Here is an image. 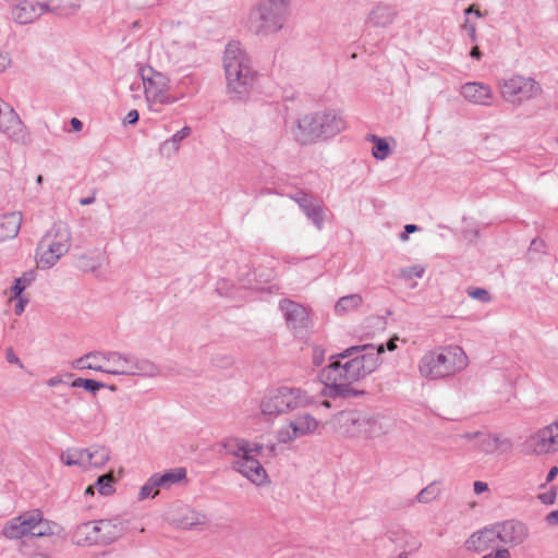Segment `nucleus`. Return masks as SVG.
Returning a JSON list of instances; mask_svg holds the SVG:
<instances>
[{
	"mask_svg": "<svg viewBox=\"0 0 558 558\" xmlns=\"http://www.w3.org/2000/svg\"><path fill=\"white\" fill-rule=\"evenodd\" d=\"M72 387L84 388L92 393H96L99 389L104 388L105 385L94 379L76 378L72 383Z\"/></svg>",
	"mask_w": 558,
	"mask_h": 558,
	"instance_id": "obj_42",
	"label": "nucleus"
},
{
	"mask_svg": "<svg viewBox=\"0 0 558 558\" xmlns=\"http://www.w3.org/2000/svg\"><path fill=\"white\" fill-rule=\"evenodd\" d=\"M87 466L102 468L110 460V450L104 446L87 449Z\"/></svg>",
	"mask_w": 558,
	"mask_h": 558,
	"instance_id": "obj_32",
	"label": "nucleus"
},
{
	"mask_svg": "<svg viewBox=\"0 0 558 558\" xmlns=\"http://www.w3.org/2000/svg\"><path fill=\"white\" fill-rule=\"evenodd\" d=\"M106 352H89L72 362V367L77 371L92 369L106 373Z\"/></svg>",
	"mask_w": 558,
	"mask_h": 558,
	"instance_id": "obj_27",
	"label": "nucleus"
},
{
	"mask_svg": "<svg viewBox=\"0 0 558 558\" xmlns=\"http://www.w3.org/2000/svg\"><path fill=\"white\" fill-rule=\"evenodd\" d=\"M557 474H558V468L553 466L547 474L546 483L554 481V478L557 476Z\"/></svg>",
	"mask_w": 558,
	"mask_h": 558,
	"instance_id": "obj_61",
	"label": "nucleus"
},
{
	"mask_svg": "<svg viewBox=\"0 0 558 558\" xmlns=\"http://www.w3.org/2000/svg\"><path fill=\"white\" fill-rule=\"evenodd\" d=\"M497 87L501 98L514 107L535 98L542 92L539 84L534 78L519 74L499 78Z\"/></svg>",
	"mask_w": 558,
	"mask_h": 558,
	"instance_id": "obj_10",
	"label": "nucleus"
},
{
	"mask_svg": "<svg viewBox=\"0 0 558 558\" xmlns=\"http://www.w3.org/2000/svg\"><path fill=\"white\" fill-rule=\"evenodd\" d=\"M186 476V471L183 468H177L167 471L163 474L156 473L154 477L159 488H170L172 485L181 482Z\"/></svg>",
	"mask_w": 558,
	"mask_h": 558,
	"instance_id": "obj_30",
	"label": "nucleus"
},
{
	"mask_svg": "<svg viewBox=\"0 0 558 558\" xmlns=\"http://www.w3.org/2000/svg\"><path fill=\"white\" fill-rule=\"evenodd\" d=\"M391 541L396 543L399 548L409 553H414L421 547V542L407 531L393 533Z\"/></svg>",
	"mask_w": 558,
	"mask_h": 558,
	"instance_id": "obj_35",
	"label": "nucleus"
},
{
	"mask_svg": "<svg viewBox=\"0 0 558 558\" xmlns=\"http://www.w3.org/2000/svg\"><path fill=\"white\" fill-rule=\"evenodd\" d=\"M468 365V356L458 345L444 347L426 352L418 362V372L428 380L452 376Z\"/></svg>",
	"mask_w": 558,
	"mask_h": 558,
	"instance_id": "obj_3",
	"label": "nucleus"
},
{
	"mask_svg": "<svg viewBox=\"0 0 558 558\" xmlns=\"http://www.w3.org/2000/svg\"><path fill=\"white\" fill-rule=\"evenodd\" d=\"M372 141L374 142V146L372 149L373 156L378 160H385L389 155V145L388 143L376 135L372 136Z\"/></svg>",
	"mask_w": 558,
	"mask_h": 558,
	"instance_id": "obj_40",
	"label": "nucleus"
},
{
	"mask_svg": "<svg viewBox=\"0 0 558 558\" xmlns=\"http://www.w3.org/2000/svg\"><path fill=\"white\" fill-rule=\"evenodd\" d=\"M493 438L495 453H509L512 450L513 444L510 438L498 434L493 435Z\"/></svg>",
	"mask_w": 558,
	"mask_h": 558,
	"instance_id": "obj_43",
	"label": "nucleus"
},
{
	"mask_svg": "<svg viewBox=\"0 0 558 558\" xmlns=\"http://www.w3.org/2000/svg\"><path fill=\"white\" fill-rule=\"evenodd\" d=\"M87 449L71 448L62 452L61 461L69 466L87 468Z\"/></svg>",
	"mask_w": 558,
	"mask_h": 558,
	"instance_id": "obj_31",
	"label": "nucleus"
},
{
	"mask_svg": "<svg viewBox=\"0 0 558 558\" xmlns=\"http://www.w3.org/2000/svg\"><path fill=\"white\" fill-rule=\"evenodd\" d=\"M474 493L475 494H482L486 490H488V485L485 482L476 481L474 482Z\"/></svg>",
	"mask_w": 558,
	"mask_h": 558,
	"instance_id": "obj_55",
	"label": "nucleus"
},
{
	"mask_svg": "<svg viewBox=\"0 0 558 558\" xmlns=\"http://www.w3.org/2000/svg\"><path fill=\"white\" fill-rule=\"evenodd\" d=\"M324 362V351L315 348L313 351V364L316 366L322 365Z\"/></svg>",
	"mask_w": 558,
	"mask_h": 558,
	"instance_id": "obj_51",
	"label": "nucleus"
},
{
	"mask_svg": "<svg viewBox=\"0 0 558 558\" xmlns=\"http://www.w3.org/2000/svg\"><path fill=\"white\" fill-rule=\"evenodd\" d=\"M46 12L51 11L58 15H69L80 8V0H50L45 2Z\"/></svg>",
	"mask_w": 558,
	"mask_h": 558,
	"instance_id": "obj_34",
	"label": "nucleus"
},
{
	"mask_svg": "<svg viewBox=\"0 0 558 558\" xmlns=\"http://www.w3.org/2000/svg\"><path fill=\"white\" fill-rule=\"evenodd\" d=\"M279 306L284 315L288 327L292 329L295 335L301 333L308 327L310 316L303 305L286 299L280 302Z\"/></svg>",
	"mask_w": 558,
	"mask_h": 558,
	"instance_id": "obj_15",
	"label": "nucleus"
},
{
	"mask_svg": "<svg viewBox=\"0 0 558 558\" xmlns=\"http://www.w3.org/2000/svg\"><path fill=\"white\" fill-rule=\"evenodd\" d=\"M314 402V397L301 388L283 386L270 391L263 398L260 413L267 420H274L280 414L307 407Z\"/></svg>",
	"mask_w": 558,
	"mask_h": 558,
	"instance_id": "obj_6",
	"label": "nucleus"
},
{
	"mask_svg": "<svg viewBox=\"0 0 558 558\" xmlns=\"http://www.w3.org/2000/svg\"><path fill=\"white\" fill-rule=\"evenodd\" d=\"M71 126L72 129L75 131V132H80L83 128V123L81 120H78L77 118H72L71 121Z\"/></svg>",
	"mask_w": 558,
	"mask_h": 558,
	"instance_id": "obj_59",
	"label": "nucleus"
},
{
	"mask_svg": "<svg viewBox=\"0 0 558 558\" xmlns=\"http://www.w3.org/2000/svg\"><path fill=\"white\" fill-rule=\"evenodd\" d=\"M482 434H483V432H466L463 435H461V437L469 441L476 440V444H477Z\"/></svg>",
	"mask_w": 558,
	"mask_h": 558,
	"instance_id": "obj_53",
	"label": "nucleus"
},
{
	"mask_svg": "<svg viewBox=\"0 0 558 558\" xmlns=\"http://www.w3.org/2000/svg\"><path fill=\"white\" fill-rule=\"evenodd\" d=\"M461 95L470 102L481 106L492 105L493 90L480 82H469L461 86Z\"/></svg>",
	"mask_w": 558,
	"mask_h": 558,
	"instance_id": "obj_22",
	"label": "nucleus"
},
{
	"mask_svg": "<svg viewBox=\"0 0 558 558\" xmlns=\"http://www.w3.org/2000/svg\"><path fill=\"white\" fill-rule=\"evenodd\" d=\"M469 296H471L474 300H477L482 303H489L492 301L490 293L483 288H472L468 290Z\"/></svg>",
	"mask_w": 558,
	"mask_h": 558,
	"instance_id": "obj_47",
	"label": "nucleus"
},
{
	"mask_svg": "<svg viewBox=\"0 0 558 558\" xmlns=\"http://www.w3.org/2000/svg\"><path fill=\"white\" fill-rule=\"evenodd\" d=\"M114 483L116 478L113 476V473L109 472L104 475H100L97 478L95 486L100 495L109 496L114 492Z\"/></svg>",
	"mask_w": 558,
	"mask_h": 558,
	"instance_id": "obj_38",
	"label": "nucleus"
},
{
	"mask_svg": "<svg viewBox=\"0 0 558 558\" xmlns=\"http://www.w3.org/2000/svg\"><path fill=\"white\" fill-rule=\"evenodd\" d=\"M223 68L227 80V92L232 99H246L257 80V72L252 65V59L240 43L227 45L223 57Z\"/></svg>",
	"mask_w": 558,
	"mask_h": 558,
	"instance_id": "obj_2",
	"label": "nucleus"
},
{
	"mask_svg": "<svg viewBox=\"0 0 558 558\" xmlns=\"http://www.w3.org/2000/svg\"><path fill=\"white\" fill-rule=\"evenodd\" d=\"M440 494V488L437 483H430L423 488L416 496V500L421 504H429L435 500Z\"/></svg>",
	"mask_w": 558,
	"mask_h": 558,
	"instance_id": "obj_39",
	"label": "nucleus"
},
{
	"mask_svg": "<svg viewBox=\"0 0 558 558\" xmlns=\"http://www.w3.org/2000/svg\"><path fill=\"white\" fill-rule=\"evenodd\" d=\"M158 492H159V487L157 485V482H156L154 475H151L147 480V482L141 487L140 493H138V499L144 500L148 497H155L156 495H158Z\"/></svg>",
	"mask_w": 558,
	"mask_h": 558,
	"instance_id": "obj_41",
	"label": "nucleus"
},
{
	"mask_svg": "<svg viewBox=\"0 0 558 558\" xmlns=\"http://www.w3.org/2000/svg\"><path fill=\"white\" fill-rule=\"evenodd\" d=\"M546 522L549 525H558V510L551 511L546 515Z\"/></svg>",
	"mask_w": 558,
	"mask_h": 558,
	"instance_id": "obj_56",
	"label": "nucleus"
},
{
	"mask_svg": "<svg viewBox=\"0 0 558 558\" xmlns=\"http://www.w3.org/2000/svg\"><path fill=\"white\" fill-rule=\"evenodd\" d=\"M362 302H363V299L360 294H357V293L349 294V295L342 296L338 300V302L335 306V311L338 314H344V313H348V312L359 308L361 306Z\"/></svg>",
	"mask_w": 558,
	"mask_h": 558,
	"instance_id": "obj_36",
	"label": "nucleus"
},
{
	"mask_svg": "<svg viewBox=\"0 0 558 558\" xmlns=\"http://www.w3.org/2000/svg\"><path fill=\"white\" fill-rule=\"evenodd\" d=\"M72 541L78 546L99 544L97 522L89 521L80 524L72 535Z\"/></svg>",
	"mask_w": 558,
	"mask_h": 558,
	"instance_id": "obj_25",
	"label": "nucleus"
},
{
	"mask_svg": "<svg viewBox=\"0 0 558 558\" xmlns=\"http://www.w3.org/2000/svg\"><path fill=\"white\" fill-rule=\"evenodd\" d=\"M170 520L181 529H192L196 525L204 524L206 517L189 506L181 505L171 510Z\"/></svg>",
	"mask_w": 558,
	"mask_h": 558,
	"instance_id": "obj_20",
	"label": "nucleus"
},
{
	"mask_svg": "<svg viewBox=\"0 0 558 558\" xmlns=\"http://www.w3.org/2000/svg\"><path fill=\"white\" fill-rule=\"evenodd\" d=\"M36 274L34 270H29L23 274L22 277L16 278L14 280V284L11 287L12 298H20L23 291L31 286V283L35 280Z\"/></svg>",
	"mask_w": 558,
	"mask_h": 558,
	"instance_id": "obj_37",
	"label": "nucleus"
},
{
	"mask_svg": "<svg viewBox=\"0 0 558 558\" xmlns=\"http://www.w3.org/2000/svg\"><path fill=\"white\" fill-rule=\"evenodd\" d=\"M539 498L542 499V501L544 504H548L549 505V504L554 502L555 495L554 494H550V495L543 494V495L539 496Z\"/></svg>",
	"mask_w": 558,
	"mask_h": 558,
	"instance_id": "obj_63",
	"label": "nucleus"
},
{
	"mask_svg": "<svg viewBox=\"0 0 558 558\" xmlns=\"http://www.w3.org/2000/svg\"><path fill=\"white\" fill-rule=\"evenodd\" d=\"M221 445L226 453L233 456L235 460H240L247 454V439L231 437L225 439Z\"/></svg>",
	"mask_w": 558,
	"mask_h": 558,
	"instance_id": "obj_33",
	"label": "nucleus"
},
{
	"mask_svg": "<svg viewBox=\"0 0 558 558\" xmlns=\"http://www.w3.org/2000/svg\"><path fill=\"white\" fill-rule=\"evenodd\" d=\"M464 28L468 31L472 40H475L476 27L474 24H470L468 21L464 23Z\"/></svg>",
	"mask_w": 558,
	"mask_h": 558,
	"instance_id": "obj_58",
	"label": "nucleus"
},
{
	"mask_svg": "<svg viewBox=\"0 0 558 558\" xmlns=\"http://www.w3.org/2000/svg\"><path fill=\"white\" fill-rule=\"evenodd\" d=\"M45 12V2L24 0L12 10V16L19 24H28L37 20Z\"/></svg>",
	"mask_w": 558,
	"mask_h": 558,
	"instance_id": "obj_21",
	"label": "nucleus"
},
{
	"mask_svg": "<svg viewBox=\"0 0 558 558\" xmlns=\"http://www.w3.org/2000/svg\"><path fill=\"white\" fill-rule=\"evenodd\" d=\"M10 65V58L7 54L0 53V73Z\"/></svg>",
	"mask_w": 558,
	"mask_h": 558,
	"instance_id": "obj_57",
	"label": "nucleus"
},
{
	"mask_svg": "<svg viewBox=\"0 0 558 558\" xmlns=\"http://www.w3.org/2000/svg\"><path fill=\"white\" fill-rule=\"evenodd\" d=\"M232 469L255 485L259 486L266 483L267 473L262 463L254 457L246 454L240 460H234L232 462Z\"/></svg>",
	"mask_w": 558,
	"mask_h": 558,
	"instance_id": "obj_17",
	"label": "nucleus"
},
{
	"mask_svg": "<svg viewBox=\"0 0 558 558\" xmlns=\"http://www.w3.org/2000/svg\"><path fill=\"white\" fill-rule=\"evenodd\" d=\"M95 196H89V197H84V198H81L80 199V204L83 205V206H86V205H90L95 202Z\"/></svg>",
	"mask_w": 558,
	"mask_h": 558,
	"instance_id": "obj_64",
	"label": "nucleus"
},
{
	"mask_svg": "<svg viewBox=\"0 0 558 558\" xmlns=\"http://www.w3.org/2000/svg\"><path fill=\"white\" fill-rule=\"evenodd\" d=\"M384 352L383 343L354 345L344 350L338 354L339 360L320 371L318 377L324 385L322 393L333 399L347 396L353 383L379 367Z\"/></svg>",
	"mask_w": 558,
	"mask_h": 558,
	"instance_id": "obj_1",
	"label": "nucleus"
},
{
	"mask_svg": "<svg viewBox=\"0 0 558 558\" xmlns=\"http://www.w3.org/2000/svg\"><path fill=\"white\" fill-rule=\"evenodd\" d=\"M23 215L21 211H12L0 218V241L14 239L21 229Z\"/></svg>",
	"mask_w": 558,
	"mask_h": 558,
	"instance_id": "obj_26",
	"label": "nucleus"
},
{
	"mask_svg": "<svg viewBox=\"0 0 558 558\" xmlns=\"http://www.w3.org/2000/svg\"><path fill=\"white\" fill-rule=\"evenodd\" d=\"M425 272V268L421 265H414L405 267L400 270V275L403 279H412L413 277L422 278Z\"/></svg>",
	"mask_w": 558,
	"mask_h": 558,
	"instance_id": "obj_46",
	"label": "nucleus"
},
{
	"mask_svg": "<svg viewBox=\"0 0 558 558\" xmlns=\"http://www.w3.org/2000/svg\"><path fill=\"white\" fill-rule=\"evenodd\" d=\"M16 299H17V302L15 304L14 312L16 315H21L24 312L27 300L22 298V295Z\"/></svg>",
	"mask_w": 558,
	"mask_h": 558,
	"instance_id": "obj_54",
	"label": "nucleus"
},
{
	"mask_svg": "<svg viewBox=\"0 0 558 558\" xmlns=\"http://www.w3.org/2000/svg\"><path fill=\"white\" fill-rule=\"evenodd\" d=\"M498 539L507 545L517 546L522 544L529 535V530L520 521L507 520L494 524Z\"/></svg>",
	"mask_w": 558,
	"mask_h": 558,
	"instance_id": "obj_16",
	"label": "nucleus"
},
{
	"mask_svg": "<svg viewBox=\"0 0 558 558\" xmlns=\"http://www.w3.org/2000/svg\"><path fill=\"white\" fill-rule=\"evenodd\" d=\"M49 521L44 520L39 511L23 513L10 520L4 526L3 534L7 538L17 539L24 536H46L52 534Z\"/></svg>",
	"mask_w": 558,
	"mask_h": 558,
	"instance_id": "obj_11",
	"label": "nucleus"
},
{
	"mask_svg": "<svg viewBox=\"0 0 558 558\" xmlns=\"http://www.w3.org/2000/svg\"><path fill=\"white\" fill-rule=\"evenodd\" d=\"M292 432H293V425L290 422L287 426H283L278 430V433H277L278 441L281 444H288V442L293 441L296 438H300L299 436H294L292 434Z\"/></svg>",
	"mask_w": 558,
	"mask_h": 558,
	"instance_id": "obj_45",
	"label": "nucleus"
},
{
	"mask_svg": "<svg viewBox=\"0 0 558 558\" xmlns=\"http://www.w3.org/2000/svg\"><path fill=\"white\" fill-rule=\"evenodd\" d=\"M71 238V230L66 223H53L38 244V263L45 268L56 265L69 252Z\"/></svg>",
	"mask_w": 558,
	"mask_h": 558,
	"instance_id": "obj_7",
	"label": "nucleus"
},
{
	"mask_svg": "<svg viewBox=\"0 0 558 558\" xmlns=\"http://www.w3.org/2000/svg\"><path fill=\"white\" fill-rule=\"evenodd\" d=\"M524 446L529 452L537 456L558 451V420L530 435Z\"/></svg>",
	"mask_w": 558,
	"mask_h": 558,
	"instance_id": "obj_13",
	"label": "nucleus"
},
{
	"mask_svg": "<svg viewBox=\"0 0 558 558\" xmlns=\"http://www.w3.org/2000/svg\"><path fill=\"white\" fill-rule=\"evenodd\" d=\"M344 129V121L332 110L303 116L293 129V136L302 145L337 135Z\"/></svg>",
	"mask_w": 558,
	"mask_h": 558,
	"instance_id": "obj_4",
	"label": "nucleus"
},
{
	"mask_svg": "<svg viewBox=\"0 0 558 558\" xmlns=\"http://www.w3.org/2000/svg\"><path fill=\"white\" fill-rule=\"evenodd\" d=\"M140 114L137 110L133 109L128 112L124 119V123L126 124H135L138 121Z\"/></svg>",
	"mask_w": 558,
	"mask_h": 558,
	"instance_id": "obj_52",
	"label": "nucleus"
},
{
	"mask_svg": "<svg viewBox=\"0 0 558 558\" xmlns=\"http://www.w3.org/2000/svg\"><path fill=\"white\" fill-rule=\"evenodd\" d=\"M398 15L397 10L386 3H378L368 12L365 26L367 28H386L390 26Z\"/></svg>",
	"mask_w": 558,
	"mask_h": 558,
	"instance_id": "obj_19",
	"label": "nucleus"
},
{
	"mask_svg": "<svg viewBox=\"0 0 558 558\" xmlns=\"http://www.w3.org/2000/svg\"><path fill=\"white\" fill-rule=\"evenodd\" d=\"M337 430L350 438H375L390 432V418L381 415L367 416L355 411H342L335 416Z\"/></svg>",
	"mask_w": 558,
	"mask_h": 558,
	"instance_id": "obj_5",
	"label": "nucleus"
},
{
	"mask_svg": "<svg viewBox=\"0 0 558 558\" xmlns=\"http://www.w3.org/2000/svg\"><path fill=\"white\" fill-rule=\"evenodd\" d=\"M293 425L292 434L294 436L303 437L314 434L318 428V421L311 414H302L291 421Z\"/></svg>",
	"mask_w": 558,
	"mask_h": 558,
	"instance_id": "obj_29",
	"label": "nucleus"
},
{
	"mask_svg": "<svg viewBox=\"0 0 558 558\" xmlns=\"http://www.w3.org/2000/svg\"><path fill=\"white\" fill-rule=\"evenodd\" d=\"M7 360L9 363H17L20 364V359L13 353L12 350L8 351Z\"/></svg>",
	"mask_w": 558,
	"mask_h": 558,
	"instance_id": "obj_62",
	"label": "nucleus"
},
{
	"mask_svg": "<svg viewBox=\"0 0 558 558\" xmlns=\"http://www.w3.org/2000/svg\"><path fill=\"white\" fill-rule=\"evenodd\" d=\"M476 448L486 454L495 453L493 434L483 433L476 444Z\"/></svg>",
	"mask_w": 558,
	"mask_h": 558,
	"instance_id": "obj_44",
	"label": "nucleus"
},
{
	"mask_svg": "<svg viewBox=\"0 0 558 558\" xmlns=\"http://www.w3.org/2000/svg\"><path fill=\"white\" fill-rule=\"evenodd\" d=\"M0 112V131L16 143L26 144L28 134L19 116L9 106Z\"/></svg>",
	"mask_w": 558,
	"mask_h": 558,
	"instance_id": "obj_14",
	"label": "nucleus"
},
{
	"mask_svg": "<svg viewBox=\"0 0 558 558\" xmlns=\"http://www.w3.org/2000/svg\"><path fill=\"white\" fill-rule=\"evenodd\" d=\"M247 456L248 457H256L263 452L264 446L260 442H251L247 440Z\"/></svg>",
	"mask_w": 558,
	"mask_h": 558,
	"instance_id": "obj_49",
	"label": "nucleus"
},
{
	"mask_svg": "<svg viewBox=\"0 0 558 558\" xmlns=\"http://www.w3.org/2000/svg\"><path fill=\"white\" fill-rule=\"evenodd\" d=\"M62 383H63V380H62V378L60 376H54V377H51V378L48 379L47 385L49 387H56V386H58V385H60Z\"/></svg>",
	"mask_w": 558,
	"mask_h": 558,
	"instance_id": "obj_60",
	"label": "nucleus"
},
{
	"mask_svg": "<svg viewBox=\"0 0 558 558\" xmlns=\"http://www.w3.org/2000/svg\"><path fill=\"white\" fill-rule=\"evenodd\" d=\"M482 558H510V553L506 548H500L483 556Z\"/></svg>",
	"mask_w": 558,
	"mask_h": 558,
	"instance_id": "obj_50",
	"label": "nucleus"
},
{
	"mask_svg": "<svg viewBox=\"0 0 558 558\" xmlns=\"http://www.w3.org/2000/svg\"><path fill=\"white\" fill-rule=\"evenodd\" d=\"M291 198L298 203L305 216L320 230L325 220L323 206L312 195L304 192H298Z\"/></svg>",
	"mask_w": 558,
	"mask_h": 558,
	"instance_id": "obj_18",
	"label": "nucleus"
},
{
	"mask_svg": "<svg viewBox=\"0 0 558 558\" xmlns=\"http://www.w3.org/2000/svg\"><path fill=\"white\" fill-rule=\"evenodd\" d=\"M498 539L495 525H488L474 532L465 542L468 550L484 551Z\"/></svg>",
	"mask_w": 558,
	"mask_h": 558,
	"instance_id": "obj_23",
	"label": "nucleus"
},
{
	"mask_svg": "<svg viewBox=\"0 0 558 558\" xmlns=\"http://www.w3.org/2000/svg\"><path fill=\"white\" fill-rule=\"evenodd\" d=\"M105 365L106 373L111 375L155 377L159 374L154 362L117 351L106 352Z\"/></svg>",
	"mask_w": 558,
	"mask_h": 558,
	"instance_id": "obj_8",
	"label": "nucleus"
},
{
	"mask_svg": "<svg viewBox=\"0 0 558 558\" xmlns=\"http://www.w3.org/2000/svg\"><path fill=\"white\" fill-rule=\"evenodd\" d=\"M99 544H111L122 537L124 526L117 520H99L97 521Z\"/></svg>",
	"mask_w": 558,
	"mask_h": 558,
	"instance_id": "obj_24",
	"label": "nucleus"
},
{
	"mask_svg": "<svg viewBox=\"0 0 558 558\" xmlns=\"http://www.w3.org/2000/svg\"><path fill=\"white\" fill-rule=\"evenodd\" d=\"M387 322L381 316H372L365 320V328H374L377 331H384L386 329Z\"/></svg>",
	"mask_w": 558,
	"mask_h": 558,
	"instance_id": "obj_48",
	"label": "nucleus"
},
{
	"mask_svg": "<svg viewBox=\"0 0 558 558\" xmlns=\"http://www.w3.org/2000/svg\"><path fill=\"white\" fill-rule=\"evenodd\" d=\"M192 133L190 126H184L174 133L171 137L163 141L159 146V153L166 158L173 157L180 149L183 140L187 138Z\"/></svg>",
	"mask_w": 558,
	"mask_h": 558,
	"instance_id": "obj_28",
	"label": "nucleus"
},
{
	"mask_svg": "<svg viewBox=\"0 0 558 558\" xmlns=\"http://www.w3.org/2000/svg\"><path fill=\"white\" fill-rule=\"evenodd\" d=\"M141 77L144 84L145 99L150 110H154L157 105H172L183 97L182 95H172L169 77L153 68L142 69Z\"/></svg>",
	"mask_w": 558,
	"mask_h": 558,
	"instance_id": "obj_9",
	"label": "nucleus"
},
{
	"mask_svg": "<svg viewBox=\"0 0 558 558\" xmlns=\"http://www.w3.org/2000/svg\"><path fill=\"white\" fill-rule=\"evenodd\" d=\"M286 20L271 9L267 8L260 1H257L251 9L247 15V28L256 36L266 37L280 32Z\"/></svg>",
	"mask_w": 558,
	"mask_h": 558,
	"instance_id": "obj_12",
	"label": "nucleus"
}]
</instances>
